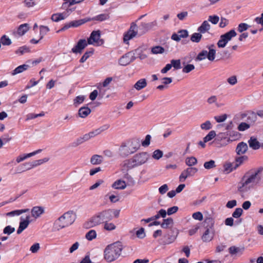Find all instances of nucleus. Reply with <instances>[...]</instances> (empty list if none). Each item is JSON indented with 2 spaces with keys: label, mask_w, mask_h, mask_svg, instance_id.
I'll return each mask as SVG.
<instances>
[{
  "label": "nucleus",
  "mask_w": 263,
  "mask_h": 263,
  "mask_svg": "<svg viewBox=\"0 0 263 263\" xmlns=\"http://www.w3.org/2000/svg\"><path fill=\"white\" fill-rule=\"evenodd\" d=\"M214 45H211L209 47V51L203 50L201 51L195 59L196 61H202L208 59L210 61H218L222 59H228L231 55V52L228 50H225L221 52H218L216 55V50L213 49Z\"/></svg>",
  "instance_id": "1"
},
{
  "label": "nucleus",
  "mask_w": 263,
  "mask_h": 263,
  "mask_svg": "<svg viewBox=\"0 0 263 263\" xmlns=\"http://www.w3.org/2000/svg\"><path fill=\"white\" fill-rule=\"evenodd\" d=\"M123 250L121 242L117 241L107 245L104 250V258L108 262H111L119 257Z\"/></svg>",
  "instance_id": "2"
},
{
  "label": "nucleus",
  "mask_w": 263,
  "mask_h": 263,
  "mask_svg": "<svg viewBox=\"0 0 263 263\" xmlns=\"http://www.w3.org/2000/svg\"><path fill=\"white\" fill-rule=\"evenodd\" d=\"M153 23H142L139 30L136 23H132L128 31L125 34L124 42L127 43L128 41L135 37L137 35H141L145 33L152 26Z\"/></svg>",
  "instance_id": "3"
},
{
  "label": "nucleus",
  "mask_w": 263,
  "mask_h": 263,
  "mask_svg": "<svg viewBox=\"0 0 263 263\" xmlns=\"http://www.w3.org/2000/svg\"><path fill=\"white\" fill-rule=\"evenodd\" d=\"M112 210H105L93 215L86 223L87 228L96 227L103 222L112 219Z\"/></svg>",
  "instance_id": "4"
},
{
  "label": "nucleus",
  "mask_w": 263,
  "mask_h": 263,
  "mask_svg": "<svg viewBox=\"0 0 263 263\" xmlns=\"http://www.w3.org/2000/svg\"><path fill=\"white\" fill-rule=\"evenodd\" d=\"M150 158L149 154L147 152H141L135 154L130 159L124 163L123 171L125 166L128 169L141 166L146 163Z\"/></svg>",
  "instance_id": "5"
},
{
  "label": "nucleus",
  "mask_w": 263,
  "mask_h": 263,
  "mask_svg": "<svg viewBox=\"0 0 263 263\" xmlns=\"http://www.w3.org/2000/svg\"><path fill=\"white\" fill-rule=\"evenodd\" d=\"M76 219V215L72 211H68L65 213L55 221L53 224L54 229L55 230L59 231L71 225Z\"/></svg>",
  "instance_id": "6"
},
{
  "label": "nucleus",
  "mask_w": 263,
  "mask_h": 263,
  "mask_svg": "<svg viewBox=\"0 0 263 263\" xmlns=\"http://www.w3.org/2000/svg\"><path fill=\"white\" fill-rule=\"evenodd\" d=\"M262 170V168H260L252 174H250L249 172L247 173L242 178L250 187H251L252 184L257 183L260 181L261 178L260 177L258 176V174L260 173Z\"/></svg>",
  "instance_id": "7"
},
{
  "label": "nucleus",
  "mask_w": 263,
  "mask_h": 263,
  "mask_svg": "<svg viewBox=\"0 0 263 263\" xmlns=\"http://www.w3.org/2000/svg\"><path fill=\"white\" fill-rule=\"evenodd\" d=\"M87 42L88 44L93 45L94 46H100L102 45L104 41L101 39L100 31H93L90 37L88 39Z\"/></svg>",
  "instance_id": "8"
},
{
  "label": "nucleus",
  "mask_w": 263,
  "mask_h": 263,
  "mask_svg": "<svg viewBox=\"0 0 263 263\" xmlns=\"http://www.w3.org/2000/svg\"><path fill=\"white\" fill-rule=\"evenodd\" d=\"M198 170L196 167H189L184 170L179 176L180 182H184L187 177L193 176Z\"/></svg>",
  "instance_id": "9"
},
{
  "label": "nucleus",
  "mask_w": 263,
  "mask_h": 263,
  "mask_svg": "<svg viewBox=\"0 0 263 263\" xmlns=\"http://www.w3.org/2000/svg\"><path fill=\"white\" fill-rule=\"evenodd\" d=\"M108 125H105L93 131H92L83 136V139L85 140H89L91 138L95 137L97 135L100 134L103 131L107 130L109 128Z\"/></svg>",
  "instance_id": "10"
},
{
  "label": "nucleus",
  "mask_w": 263,
  "mask_h": 263,
  "mask_svg": "<svg viewBox=\"0 0 263 263\" xmlns=\"http://www.w3.org/2000/svg\"><path fill=\"white\" fill-rule=\"evenodd\" d=\"M88 43L86 40L81 39L72 49L71 51L75 54L81 53L83 49L87 46Z\"/></svg>",
  "instance_id": "11"
},
{
  "label": "nucleus",
  "mask_w": 263,
  "mask_h": 263,
  "mask_svg": "<svg viewBox=\"0 0 263 263\" xmlns=\"http://www.w3.org/2000/svg\"><path fill=\"white\" fill-rule=\"evenodd\" d=\"M214 236V230L212 227L207 228L202 236V240L204 242H210L211 241Z\"/></svg>",
  "instance_id": "12"
},
{
  "label": "nucleus",
  "mask_w": 263,
  "mask_h": 263,
  "mask_svg": "<svg viewBox=\"0 0 263 263\" xmlns=\"http://www.w3.org/2000/svg\"><path fill=\"white\" fill-rule=\"evenodd\" d=\"M138 148L139 146H135L133 148H130L128 146L123 145L119 149L120 154L122 156L125 157V156H127L134 153Z\"/></svg>",
  "instance_id": "13"
},
{
  "label": "nucleus",
  "mask_w": 263,
  "mask_h": 263,
  "mask_svg": "<svg viewBox=\"0 0 263 263\" xmlns=\"http://www.w3.org/2000/svg\"><path fill=\"white\" fill-rule=\"evenodd\" d=\"M44 213V208L40 206L33 207L31 211V217L34 219L40 218Z\"/></svg>",
  "instance_id": "14"
},
{
  "label": "nucleus",
  "mask_w": 263,
  "mask_h": 263,
  "mask_svg": "<svg viewBox=\"0 0 263 263\" xmlns=\"http://www.w3.org/2000/svg\"><path fill=\"white\" fill-rule=\"evenodd\" d=\"M22 221L20 223L19 227L17 230V233L18 234H21L25 229L27 228L29 223L30 222V216L29 215L27 216L25 219H23L21 218Z\"/></svg>",
  "instance_id": "15"
},
{
  "label": "nucleus",
  "mask_w": 263,
  "mask_h": 263,
  "mask_svg": "<svg viewBox=\"0 0 263 263\" xmlns=\"http://www.w3.org/2000/svg\"><path fill=\"white\" fill-rule=\"evenodd\" d=\"M49 159L48 158H45L43 159H40L33 161V162H28L24 164V166H26L27 170L31 169L35 166L41 165L43 163L48 161Z\"/></svg>",
  "instance_id": "16"
},
{
  "label": "nucleus",
  "mask_w": 263,
  "mask_h": 263,
  "mask_svg": "<svg viewBox=\"0 0 263 263\" xmlns=\"http://www.w3.org/2000/svg\"><path fill=\"white\" fill-rule=\"evenodd\" d=\"M237 191L240 193H244L248 191L251 187L241 178L237 184Z\"/></svg>",
  "instance_id": "17"
},
{
  "label": "nucleus",
  "mask_w": 263,
  "mask_h": 263,
  "mask_svg": "<svg viewBox=\"0 0 263 263\" xmlns=\"http://www.w3.org/2000/svg\"><path fill=\"white\" fill-rule=\"evenodd\" d=\"M87 20L85 19H82L79 20L73 21L69 23L68 24L65 25L63 28L61 29L62 30L67 29L71 27H78L85 23L87 22Z\"/></svg>",
  "instance_id": "18"
},
{
  "label": "nucleus",
  "mask_w": 263,
  "mask_h": 263,
  "mask_svg": "<svg viewBox=\"0 0 263 263\" xmlns=\"http://www.w3.org/2000/svg\"><path fill=\"white\" fill-rule=\"evenodd\" d=\"M244 250L245 248L243 247L232 246L229 248V251L232 256H237L241 255Z\"/></svg>",
  "instance_id": "19"
},
{
  "label": "nucleus",
  "mask_w": 263,
  "mask_h": 263,
  "mask_svg": "<svg viewBox=\"0 0 263 263\" xmlns=\"http://www.w3.org/2000/svg\"><path fill=\"white\" fill-rule=\"evenodd\" d=\"M248 146L246 143L243 142L238 144L236 148V152L237 155H241L245 154L248 151Z\"/></svg>",
  "instance_id": "20"
},
{
  "label": "nucleus",
  "mask_w": 263,
  "mask_h": 263,
  "mask_svg": "<svg viewBox=\"0 0 263 263\" xmlns=\"http://www.w3.org/2000/svg\"><path fill=\"white\" fill-rule=\"evenodd\" d=\"M248 143L250 147L254 150L258 149L261 147V143L254 137H251L248 140Z\"/></svg>",
  "instance_id": "21"
},
{
  "label": "nucleus",
  "mask_w": 263,
  "mask_h": 263,
  "mask_svg": "<svg viewBox=\"0 0 263 263\" xmlns=\"http://www.w3.org/2000/svg\"><path fill=\"white\" fill-rule=\"evenodd\" d=\"M126 183L125 181L119 179L114 182L112 185L111 187L116 190H124L126 187Z\"/></svg>",
  "instance_id": "22"
},
{
  "label": "nucleus",
  "mask_w": 263,
  "mask_h": 263,
  "mask_svg": "<svg viewBox=\"0 0 263 263\" xmlns=\"http://www.w3.org/2000/svg\"><path fill=\"white\" fill-rule=\"evenodd\" d=\"M29 29V25L28 24L25 23L21 25L16 32L15 33V35H18V36H22L25 33H26Z\"/></svg>",
  "instance_id": "23"
},
{
  "label": "nucleus",
  "mask_w": 263,
  "mask_h": 263,
  "mask_svg": "<svg viewBox=\"0 0 263 263\" xmlns=\"http://www.w3.org/2000/svg\"><path fill=\"white\" fill-rule=\"evenodd\" d=\"M207 103L212 105L214 104L217 107H220L223 105L222 103H219L218 102V98L215 95H212L210 96L206 100Z\"/></svg>",
  "instance_id": "24"
},
{
  "label": "nucleus",
  "mask_w": 263,
  "mask_h": 263,
  "mask_svg": "<svg viewBox=\"0 0 263 263\" xmlns=\"http://www.w3.org/2000/svg\"><path fill=\"white\" fill-rule=\"evenodd\" d=\"M248 157L247 156L243 155L235 158V161L233 162L234 164V168H237L239 166L242 165L245 162L247 161Z\"/></svg>",
  "instance_id": "25"
},
{
  "label": "nucleus",
  "mask_w": 263,
  "mask_h": 263,
  "mask_svg": "<svg viewBox=\"0 0 263 263\" xmlns=\"http://www.w3.org/2000/svg\"><path fill=\"white\" fill-rule=\"evenodd\" d=\"M133 60V58L129 54L123 56L119 61L120 64L121 66H127L129 65Z\"/></svg>",
  "instance_id": "26"
},
{
  "label": "nucleus",
  "mask_w": 263,
  "mask_h": 263,
  "mask_svg": "<svg viewBox=\"0 0 263 263\" xmlns=\"http://www.w3.org/2000/svg\"><path fill=\"white\" fill-rule=\"evenodd\" d=\"M91 112V109L88 107H82L78 111V115L80 117L84 118L87 117Z\"/></svg>",
  "instance_id": "27"
},
{
  "label": "nucleus",
  "mask_w": 263,
  "mask_h": 263,
  "mask_svg": "<svg viewBox=\"0 0 263 263\" xmlns=\"http://www.w3.org/2000/svg\"><path fill=\"white\" fill-rule=\"evenodd\" d=\"M211 28V26L208 21H204L201 25L198 28V31L200 33H204L208 32Z\"/></svg>",
  "instance_id": "28"
},
{
  "label": "nucleus",
  "mask_w": 263,
  "mask_h": 263,
  "mask_svg": "<svg viewBox=\"0 0 263 263\" xmlns=\"http://www.w3.org/2000/svg\"><path fill=\"white\" fill-rule=\"evenodd\" d=\"M147 85V82L145 79H142L138 81L134 85V88L137 90H140Z\"/></svg>",
  "instance_id": "29"
},
{
  "label": "nucleus",
  "mask_w": 263,
  "mask_h": 263,
  "mask_svg": "<svg viewBox=\"0 0 263 263\" xmlns=\"http://www.w3.org/2000/svg\"><path fill=\"white\" fill-rule=\"evenodd\" d=\"M103 158L98 155H93L90 158V163L93 165L99 164L102 163Z\"/></svg>",
  "instance_id": "30"
},
{
  "label": "nucleus",
  "mask_w": 263,
  "mask_h": 263,
  "mask_svg": "<svg viewBox=\"0 0 263 263\" xmlns=\"http://www.w3.org/2000/svg\"><path fill=\"white\" fill-rule=\"evenodd\" d=\"M237 35L236 32L234 30H231L230 31L221 35L222 37H223L228 42L230 41L233 37H235Z\"/></svg>",
  "instance_id": "31"
},
{
  "label": "nucleus",
  "mask_w": 263,
  "mask_h": 263,
  "mask_svg": "<svg viewBox=\"0 0 263 263\" xmlns=\"http://www.w3.org/2000/svg\"><path fill=\"white\" fill-rule=\"evenodd\" d=\"M173 224V220L171 218L164 219L161 224V227L164 229H167L171 227Z\"/></svg>",
  "instance_id": "32"
},
{
  "label": "nucleus",
  "mask_w": 263,
  "mask_h": 263,
  "mask_svg": "<svg viewBox=\"0 0 263 263\" xmlns=\"http://www.w3.org/2000/svg\"><path fill=\"white\" fill-rule=\"evenodd\" d=\"M97 235L96 231L95 230H91L85 234V238L89 241H91L96 238Z\"/></svg>",
  "instance_id": "33"
},
{
  "label": "nucleus",
  "mask_w": 263,
  "mask_h": 263,
  "mask_svg": "<svg viewBox=\"0 0 263 263\" xmlns=\"http://www.w3.org/2000/svg\"><path fill=\"white\" fill-rule=\"evenodd\" d=\"M103 228L107 231H112L116 229V226L112 222L105 221Z\"/></svg>",
  "instance_id": "34"
},
{
  "label": "nucleus",
  "mask_w": 263,
  "mask_h": 263,
  "mask_svg": "<svg viewBox=\"0 0 263 263\" xmlns=\"http://www.w3.org/2000/svg\"><path fill=\"white\" fill-rule=\"evenodd\" d=\"M86 99L85 96L81 95L76 97L73 100V104L74 106H77L78 105L82 104Z\"/></svg>",
  "instance_id": "35"
},
{
  "label": "nucleus",
  "mask_w": 263,
  "mask_h": 263,
  "mask_svg": "<svg viewBox=\"0 0 263 263\" xmlns=\"http://www.w3.org/2000/svg\"><path fill=\"white\" fill-rule=\"evenodd\" d=\"M197 163V159L194 157H188L185 159V163L189 166L195 165Z\"/></svg>",
  "instance_id": "36"
},
{
  "label": "nucleus",
  "mask_w": 263,
  "mask_h": 263,
  "mask_svg": "<svg viewBox=\"0 0 263 263\" xmlns=\"http://www.w3.org/2000/svg\"><path fill=\"white\" fill-rule=\"evenodd\" d=\"M164 51V49L160 46H156L152 47L151 49L152 53L155 54L163 53Z\"/></svg>",
  "instance_id": "37"
},
{
  "label": "nucleus",
  "mask_w": 263,
  "mask_h": 263,
  "mask_svg": "<svg viewBox=\"0 0 263 263\" xmlns=\"http://www.w3.org/2000/svg\"><path fill=\"white\" fill-rule=\"evenodd\" d=\"M65 18V16L64 15L63 13H56L53 14L51 16V20L54 22H59L61 20H63Z\"/></svg>",
  "instance_id": "38"
},
{
  "label": "nucleus",
  "mask_w": 263,
  "mask_h": 263,
  "mask_svg": "<svg viewBox=\"0 0 263 263\" xmlns=\"http://www.w3.org/2000/svg\"><path fill=\"white\" fill-rule=\"evenodd\" d=\"M29 211V209H24L20 210L13 211L6 214L7 216H14L15 215H19L22 213L27 212Z\"/></svg>",
  "instance_id": "39"
},
{
  "label": "nucleus",
  "mask_w": 263,
  "mask_h": 263,
  "mask_svg": "<svg viewBox=\"0 0 263 263\" xmlns=\"http://www.w3.org/2000/svg\"><path fill=\"white\" fill-rule=\"evenodd\" d=\"M201 37L202 35L200 33H194L192 35L191 40L193 42L198 43L201 40Z\"/></svg>",
  "instance_id": "40"
},
{
  "label": "nucleus",
  "mask_w": 263,
  "mask_h": 263,
  "mask_svg": "<svg viewBox=\"0 0 263 263\" xmlns=\"http://www.w3.org/2000/svg\"><path fill=\"white\" fill-rule=\"evenodd\" d=\"M40 40H41L43 39L44 36L49 31V29L48 27L45 26H41L40 27Z\"/></svg>",
  "instance_id": "41"
},
{
  "label": "nucleus",
  "mask_w": 263,
  "mask_h": 263,
  "mask_svg": "<svg viewBox=\"0 0 263 263\" xmlns=\"http://www.w3.org/2000/svg\"><path fill=\"white\" fill-rule=\"evenodd\" d=\"M174 232L175 233L174 235L169 237L164 242V244H170L174 242L176 238V237L178 234V231L177 229H174L173 230Z\"/></svg>",
  "instance_id": "42"
},
{
  "label": "nucleus",
  "mask_w": 263,
  "mask_h": 263,
  "mask_svg": "<svg viewBox=\"0 0 263 263\" xmlns=\"http://www.w3.org/2000/svg\"><path fill=\"white\" fill-rule=\"evenodd\" d=\"M216 133L214 130L210 131L209 134L204 138V142H207L213 139L216 136Z\"/></svg>",
  "instance_id": "43"
},
{
  "label": "nucleus",
  "mask_w": 263,
  "mask_h": 263,
  "mask_svg": "<svg viewBox=\"0 0 263 263\" xmlns=\"http://www.w3.org/2000/svg\"><path fill=\"white\" fill-rule=\"evenodd\" d=\"M204 168L206 170H210L216 167L215 162L214 160H210L208 162H205L203 165Z\"/></svg>",
  "instance_id": "44"
},
{
  "label": "nucleus",
  "mask_w": 263,
  "mask_h": 263,
  "mask_svg": "<svg viewBox=\"0 0 263 263\" xmlns=\"http://www.w3.org/2000/svg\"><path fill=\"white\" fill-rule=\"evenodd\" d=\"M224 171L227 172L228 173L233 171V170H236V168H234V163H226L224 165Z\"/></svg>",
  "instance_id": "45"
},
{
  "label": "nucleus",
  "mask_w": 263,
  "mask_h": 263,
  "mask_svg": "<svg viewBox=\"0 0 263 263\" xmlns=\"http://www.w3.org/2000/svg\"><path fill=\"white\" fill-rule=\"evenodd\" d=\"M163 155V153L162 151L157 149L153 152L152 157L155 159L159 160L162 157Z\"/></svg>",
  "instance_id": "46"
},
{
  "label": "nucleus",
  "mask_w": 263,
  "mask_h": 263,
  "mask_svg": "<svg viewBox=\"0 0 263 263\" xmlns=\"http://www.w3.org/2000/svg\"><path fill=\"white\" fill-rule=\"evenodd\" d=\"M44 116V113L43 112H42L41 113L39 114H29L26 116V120L27 121L30 120L35 119L36 118H37L39 117H42Z\"/></svg>",
  "instance_id": "47"
},
{
  "label": "nucleus",
  "mask_w": 263,
  "mask_h": 263,
  "mask_svg": "<svg viewBox=\"0 0 263 263\" xmlns=\"http://www.w3.org/2000/svg\"><path fill=\"white\" fill-rule=\"evenodd\" d=\"M1 43L3 45H10L11 44V40L7 37L6 35H4L2 36L0 39Z\"/></svg>",
  "instance_id": "48"
},
{
  "label": "nucleus",
  "mask_w": 263,
  "mask_h": 263,
  "mask_svg": "<svg viewBox=\"0 0 263 263\" xmlns=\"http://www.w3.org/2000/svg\"><path fill=\"white\" fill-rule=\"evenodd\" d=\"M136 53L137 55H138L139 58L143 60L147 57V54H146L144 51H143L142 49L139 48L136 50Z\"/></svg>",
  "instance_id": "49"
},
{
  "label": "nucleus",
  "mask_w": 263,
  "mask_h": 263,
  "mask_svg": "<svg viewBox=\"0 0 263 263\" xmlns=\"http://www.w3.org/2000/svg\"><path fill=\"white\" fill-rule=\"evenodd\" d=\"M200 127L203 130H209L212 128V124L210 121H206L200 125Z\"/></svg>",
  "instance_id": "50"
},
{
  "label": "nucleus",
  "mask_w": 263,
  "mask_h": 263,
  "mask_svg": "<svg viewBox=\"0 0 263 263\" xmlns=\"http://www.w3.org/2000/svg\"><path fill=\"white\" fill-rule=\"evenodd\" d=\"M250 127V124L246 123V122H241L237 127L238 130L243 132L246 129H248Z\"/></svg>",
  "instance_id": "51"
},
{
  "label": "nucleus",
  "mask_w": 263,
  "mask_h": 263,
  "mask_svg": "<svg viewBox=\"0 0 263 263\" xmlns=\"http://www.w3.org/2000/svg\"><path fill=\"white\" fill-rule=\"evenodd\" d=\"M227 114H223L220 116H215L214 119L217 123H221L224 122L227 118Z\"/></svg>",
  "instance_id": "52"
},
{
  "label": "nucleus",
  "mask_w": 263,
  "mask_h": 263,
  "mask_svg": "<svg viewBox=\"0 0 263 263\" xmlns=\"http://www.w3.org/2000/svg\"><path fill=\"white\" fill-rule=\"evenodd\" d=\"M243 212V210L241 208H237L235 209V211L233 213L232 216L233 217L235 218H238L241 216L242 213Z\"/></svg>",
  "instance_id": "53"
},
{
  "label": "nucleus",
  "mask_w": 263,
  "mask_h": 263,
  "mask_svg": "<svg viewBox=\"0 0 263 263\" xmlns=\"http://www.w3.org/2000/svg\"><path fill=\"white\" fill-rule=\"evenodd\" d=\"M24 4L27 8L33 7L36 5L35 0H24Z\"/></svg>",
  "instance_id": "54"
},
{
  "label": "nucleus",
  "mask_w": 263,
  "mask_h": 263,
  "mask_svg": "<svg viewBox=\"0 0 263 263\" xmlns=\"http://www.w3.org/2000/svg\"><path fill=\"white\" fill-rule=\"evenodd\" d=\"M93 51H89L86 52L82 57L81 58L80 61L81 63H83L92 54Z\"/></svg>",
  "instance_id": "55"
},
{
  "label": "nucleus",
  "mask_w": 263,
  "mask_h": 263,
  "mask_svg": "<svg viewBox=\"0 0 263 263\" xmlns=\"http://www.w3.org/2000/svg\"><path fill=\"white\" fill-rule=\"evenodd\" d=\"M249 27V25L246 23H240L238 27V31L239 32H242L247 30Z\"/></svg>",
  "instance_id": "56"
},
{
  "label": "nucleus",
  "mask_w": 263,
  "mask_h": 263,
  "mask_svg": "<svg viewBox=\"0 0 263 263\" xmlns=\"http://www.w3.org/2000/svg\"><path fill=\"white\" fill-rule=\"evenodd\" d=\"M228 42L223 38L220 36V39L217 43V46L219 48L224 47Z\"/></svg>",
  "instance_id": "57"
},
{
  "label": "nucleus",
  "mask_w": 263,
  "mask_h": 263,
  "mask_svg": "<svg viewBox=\"0 0 263 263\" xmlns=\"http://www.w3.org/2000/svg\"><path fill=\"white\" fill-rule=\"evenodd\" d=\"M109 18V16L108 14H102L96 16L93 20H97L99 21H103L106 20Z\"/></svg>",
  "instance_id": "58"
},
{
  "label": "nucleus",
  "mask_w": 263,
  "mask_h": 263,
  "mask_svg": "<svg viewBox=\"0 0 263 263\" xmlns=\"http://www.w3.org/2000/svg\"><path fill=\"white\" fill-rule=\"evenodd\" d=\"M27 68L25 67H17L12 72V74L14 76L15 74L20 73L26 70Z\"/></svg>",
  "instance_id": "59"
},
{
  "label": "nucleus",
  "mask_w": 263,
  "mask_h": 263,
  "mask_svg": "<svg viewBox=\"0 0 263 263\" xmlns=\"http://www.w3.org/2000/svg\"><path fill=\"white\" fill-rule=\"evenodd\" d=\"M43 61V59L42 58H39L34 60H29L27 63L30 65H37L41 64Z\"/></svg>",
  "instance_id": "60"
},
{
  "label": "nucleus",
  "mask_w": 263,
  "mask_h": 263,
  "mask_svg": "<svg viewBox=\"0 0 263 263\" xmlns=\"http://www.w3.org/2000/svg\"><path fill=\"white\" fill-rule=\"evenodd\" d=\"M192 217L194 219L201 221L203 219L202 214L200 212H197L193 214Z\"/></svg>",
  "instance_id": "61"
},
{
  "label": "nucleus",
  "mask_w": 263,
  "mask_h": 263,
  "mask_svg": "<svg viewBox=\"0 0 263 263\" xmlns=\"http://www.w3.org/2000/svg\"><path fill=\"white\" fill-rule=\"evenodd\" d=\"M219 18L217 15H211L209 17V21L213 24H216L218 22Z\"/></svg>",
  "instance_id": "62"
},
{
  "label": "nucleus",
  "mask_w": 263,
  "mask_h": 263,
  "mask_svg": "<svg viewBox=\"0 0 263 263\" xmlns=\"http://www.w3.org/2000/svg\"><path fill=\"white\" fill-rule=\"evenodd\" d=\"M136 235L138 238H143L145 236L144 228H141L138 230L136 232Z\"/></svg>",
  "instance_id": "63"
},
{
  "label": "nucleus",
  "mask_w": 263,
  "mask_h": 263,
  "mask_svg": "<svg viewBox=\"0 0 263 263\" xmlns=\"http://www.w3.org/2000/svg\"><path fill=\"white\" fill-rule=\"evenodd\" d=\"M151 138V137L150 135H146L145 140L142 142V145L144 147L148 146L150 144Z\"/></svg>",
  "instance_id": "64"
}]
</instances>
